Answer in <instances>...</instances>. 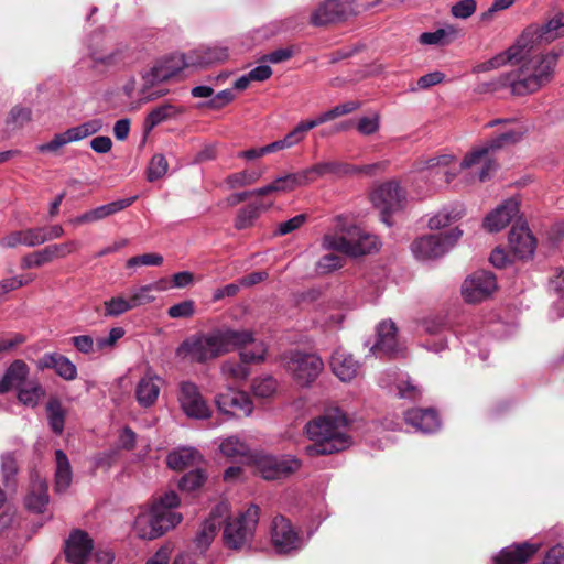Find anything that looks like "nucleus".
Here are the masks:
<instances>
[{"label": "nucleus", "instance_id": "9d476101", "mask_svg": "<svg viewBox=\"0 0 564 564\" xmlns=\"http://www.w3.org/2000/svg\"><path fill=\"white\" fill-rule=\"evenodd\" d=\"M286 371L297 386L308 387L324 369L322 358L313 352L291 350L283 356Z\"/></svg>", "mask_w": 564, "mask_h": 564}, {"label": "nucleus", "instance_id": "2f4dec72", "mask_svg": "<svg viewBox=\"0 0 564 564\" xmlns=\"http://www.w3.org/2000/svg\"><path fill=\"white\" fill-rule=\"evenodd\" d=\"M39 369H53L64 380L72 381L77 377V368L69 358L58 352L44 354L37 360Z\"/></svg>", "mask_w": 564, "mask_h": 564}, {"label": "nucleus", "instance_id": "49530a36", "mask_svg": "<svg viewBox=\"0 0 564 564\" xmlns=\"http://www.w3.org/2000/svg\"><path fill=\"white\" fill-rule=\"evenodd\" d=\"M219 449L229 458H248L250 454L248 444L236 435L224 438L219 444Z\"/></svg>", "mask_w": 564, "mask_h": 564}, {"label": "nucleus", "instance_id": "e433bc0d", "mask_svg": "<svg viewBox=\"0 0 564 564\" xmlns=\"http://www.w3.org/2000/svg\"><path fill=\"white\" fill-rule=\"evenodd\" d=\"M532 32H522V34L517 39V41L509 46L506 51L497 54L492 57L495 65L499 68L509 63H518L520 59H523L525 54H528L531 50L528 46V39Z\"/></svg>", "mask_w": 564, "mask_h": 564}, {"label": "nucleus", "instance_id": "f03ea898", "mask_svg": "<svg viewBox=\"0 0 564 564\" xmlns=\"http://www.w3.org/2000/svg\"><path fill=\"white\" fill-rule=\"evenodd\" d=\"M558 56L554 51L533 53L531 50L520 59L517 70L503 73L485 84L486 90L496 91L508 87L513 96L534 94L552 82Z\"/></svg>", "mask_w": 564, "mask_h": 564}, {"label": "nucleus", "instance_id": "13d9d810", "mask_svg": "<svg viewBox=\"0 0 564 564\" xmlns=\"http://www.w3.org/2000/svg\"><path fill=\"white\" fill-rule=\"evenodd\" d=\"M133 310L130 297L116 296L105 302V311L107 316H119L128 311Z\"/></svg>", "mask_w": 564, "mask_h": 564}, {"label": "nucleus", "instance_id": "680f3d73", "mask_svg": "<svg viewBox=\"0 0 564 564\" xmlns=\"http://www.w3.org/2000/svg\"><path fill=\"white\" fill-rule=\"evenodd\" d=\"M514 1L516 0H494L490 7L479 15L480 22L485 24L492 22L499 11L510 8Z\"/></svg>", "mask_w": 564, "mask_h": 564}, {"label": "nucleus", "instance_id": "338daca9", "mask_svg": "<svg viewBox=\"0 0 564 564\" xmlns=\"http://www.w3.org/2000/svg\"><path fill=\"white\" fill-rule=\"evenodd\" d=\"M549 292L564 301V270L557 268L549 281Z\"/></svg>", "mask_w": 564, "mask_h": 564}, {"label": "nucleus", "instance_id": "f8f14e48", "mask_svg": "<svg viewBox=\"0 0 564 564\" xmlns=\"http://www.w3.org/2000/svg\"><path fill=\"white\" fill-rule=\"evenodd\" d=\"M256 470L265 480H280L297 471L302 463L292 455L257 454L252 456Z\"/></svg>", "mask_w": 564, "mask_h": 564}, {"label": "nucleus", "instance_id": "6ab92c4d", "mask_svg": "<svg viewBox=\"0 0 564 564\" xmlns=\"http://www.w3.org/2000/svg\"><path fill=\"white\" fill-rule=\"evenodd\" d=\"M350 14H355V0H326L315 8L310 21L314 26H323L341 21Z\"/></svg>", "mask_w": 564, "mask_h": 564}, {"label": "nucleus", "instance_id": "8fccbe9b", "mask_svg": "<svg viewBox=\"0 0 564 564\" xmlns=\"http://www.w3.org/2000/svg\"><path fill=\"white\" fill-rule=\"evenodd\" d=\"M45 389L37 381H29L19 389L18 398L26 406L34 408L44 398Z\"/></svg>", "mask_w": 564, "mask_h": 564}, {"label": "nucleus", "instance_id": "3c124183", "mask_svg": "<svg viewBox=\"0 0 564 564\" xmlns=\"http://www.w3.org/2000/svg\"><path fill=\"white\" fill-rule=\"evenodd\" d=\"M0 467L6 488L11 489L15 484V477L19 471L15 455L13 453H3L0 457Z\"/></svg>", "mask_w": 564, "mask_h": 564}, {"label": "nucleus", "instance_id": "473e14b6", "mask_svg": "<svg viewBox=\"0 0 564 564\" xmlns=\"http://www.w3.org/2000/svg\"><path fill=\"white\" fill-rule=\"evenodd\" d=\"M333 373L343 382H349L359 372L360 365L352 355L343 349H336L330 358Z\"/></svg>", "mask_w": 564, "mask_h": 564}, {"label": "nucleus", "instance_id": "20e7f679", "mask_svg": "<svg viewBox=\"0 0 564 564\" xmlns=\"http://www.w3.org/2000/svg\"><path fill=\"white\" fill-rule=\"evenodd\" d=\"M305 431L312 444L305 447L308 456L330 455L352 445L348 419L339 409L327 410L307 422Z\"/></svg>", "mask_w": 564, "mask_h": 564}, {"label": "nucleus", "instance_id": "b1692460", "mask_svg": "<svg viewBox=\"0 0 564 564\" xmlns=\"http://www.w3.org/2000/svg\"><path fill=\"white\" fill-rule=\"evenodd\" d=\"M456 162V158L452 154H440L429 158L420 162L419 170L426 172L429 176L443 178V182L434 181L435 185L448 184L455 176L456 171H452L449 166Z\"/></svg>", "mask_w": 564, "mask_h": 564}, {"label": "nucleus", "instance_id": "6e6d98bb", "mask_svg": "<svg viewBox=\"0 0 564 564\" xmlns=\"http://www.w3.org/2000/svg\"><path fill=\"white\" fill-rule=\"evenodd\" d=\"M261 208L262 206L256 204H249L241 208L235 220V227L237 229H245L252 226L254 220L259 217Z\"/></svg>", "mask_w": 564, "mask_h": 564}, {"label": "nucleus", "instance_id": "c756f323", "mask_svg": "<svg viewBox=\"0 0 564 564\" xmlns=\"http://www.w3.org/2000/svg\"><path fill=\"white\" fill-rule=\"evenodd\" d=\"M540 545L523 542L503 547L492 557V564H524L534 553L538 552Z\"/></svg>", "mask_w": 564, "mask_h": 564}, {"label": "nucleus", "instance_id": "0eeeda50", "mask_svg": "<svg viewBox=\"0 0 564 564\" xmlns=\"http://www.w3.org/2000/svg\"><path fill=\"white\" fill-rule=\"evenodd\" d=\"M260 514L261 509L256 503L249 505L234 516L229 511L221 522L224 545L234 551L249 550L256 535Z\"/></svg>", "mask_w": 564, "mask_h": 564}, {"label": "nucleus", "instance_id": "a878e982", "mask_svg": "<svg viewBox=\"0 0 564 564\" xmlns=\"http://www.w3.org/2000/svg\"><path fill=\"white\" fill-rule=\"evenodd\" d=\"M384 388H395L397 394L402 399H416L421 394L420 387L414 383L408 373L390 369L380 379Z\"/></svg>", "mask_w": 564, "mask_h": 564}, {"label": "nucleus", "instance_id": "a18cd8bd", "mask_svg": "<svg viewBox=\"0 0 564 564\" xmlns=\"http://www.w3.org/2000/svg\"><path fill=\"white\" fill-rule=\"evenodd\" d=\"M263 175L262 171L243 170L228 175L223 181V186L226 189H236L243 186H249L257 183Z\"/></svg>", "mask_w": 564, "mask_h": 564}, {"label": "nucleus", "instance_id": "7c9ffc66", "mask_svg": "<svg viewBox=\"0 0 564 564\" xmlns=\"http://www.w3.org/2000/svg\"><path fill=\"white\" fill-rule=\"evenodd\" d=\"M405 422L416 432L434 433L441 426L438 414L433 409H412L404 414Z\"/></svg>", "mask_w": 564, "mask_h": 564}, {"label": "nucleus", "instance_id": "1a4fd4ad", "mask_svg": "<svg viewBox=\"0 0 564 564\" xmlns=\"http://www.w3.org/2000/svg\"><path fill=\"white\" fill-rule=\"evenodd\" d=\"M122 55L123 48L115 45L112 36L104 31H98L89 39L88 54L84 61L91 70L102 74L118 65Z\"/></svg>", "mask_w": 564, "mask_h": 564}, {"label": "nucleus", "instance_id": "69168bd1", "mask_svg": "<svg viewBox=\"0 0 564 564\" xmlns=\"http://www.w3.org/2000/svg\"><path fill=\"white\" fill-rule=\"evenodd\" d=\"M195 313V303L192 300L180 302L169 308V316L172 318H186Z\"/></svg>", "mask_w": 564, "mask_h": 564}, {"label": "nucleus", "instance_id": "6e6552de", "mask_svg": "<svg viewBox=\"0 0 564 564\" xmlns=\"http://www.w3.org/2000/svg\"><path fill=\"white\" fill-rule=\"evenodd\" d=\"M521 137V131L510 130L490 139L485 144L474 148L464 156L459 164L460 170L478 167L480 169L478 178L480 182H485L497 167L491 154L507 143L519 141Z\"/></svg>", "mask_w": 564, "mask_h": 564}, {"label": "nucleus", "instance_id": "c9c22d12", "mask_svg": "<svg viewBox=\"0 0 564 564\" xmlns=\"http://www.w3.org/2000/svg\"><path fill=\"white\" fill-rule=\"evenodd\" d=\"M133 202L134 197H130L101 205L75 217L72 221L76 225L95 223L129 207Z\"/></svg>", "mask_w": 564, "mask_h": 564}, {"label": "nucleus", "instance_id": "412c9836", "mask_svg": "<svg viewBox=\"0 0 564 564\" xmlns=\"http://www.w3.org/2000/svg\"><path fill=\"white\" fill-rule=\"evenodd\" d=\"M78 247L77 241H67L64 243L50 245L39 251L26 254L22 259L23 269L39 268L55 259L65 258Z\"/></svg>", "mask_w": 564, "mask_h": 564}, {"label": "nucleus", "instance_id": "a19ab883", "mask_svg": "<svg viewBox=\"0 0 564 564\" xmlns=\"http://www.w3.org/2000/svg\"><path fill=\"white\" fill-rule=\"evenodd\" d=\"M39 234L37 227L12 231L1 240V246L4 248L36 247L41 245L42 240L39 238Z\"/></svg>", "mask_w": 564, "mask_h": 564}, {"label": "nucleus", "instance_id": "37998d69", "mask_svg": "<svg viewBox=\"0 0 564 564\" xmlns=\"http://www.w3.org/2000/svg\"><path fill=\"white\" fill-rule=\"evenodd\" d=\"M348 169L346 165L335 161L319 162L312 165L311 167L303 170L304 175L306 176L307 184L327 174L340 175L343 173H346Z\"/></svg>", "mask_w": 564, "mask_h": 564}, {"label": "nucleus", "instance_id": "aec40b11", "mask_svg": "<svg viewBox=\"0 0 564 564\" xmlns=\"http://www.w3.org/2000/svg\"><path fill=\"white\" fill-rule=\"evenodd\" d=\"M265 348L262 343H257L251 350L240 352L241 362L226 360L220 366V372L226 379L236 381L245 380L249 376L247 364L260 362L264 359Z\"/></svg>", "mask_w": 564, "mask_h": 564}, {"label": "nucleus", "instance_id": "9b49d317", "mask_svg": "<svg viewBox=\"0 0 564 564\" xmlns=\"http://www.w3.org/2000/svg\"><path fill=\"white\" fill-rule=\"evenodd\" d=\"M463 231L454 228L446 234H431L415 239L411 251L419 261H433L445 256L460 239Z\"/></svg>", "mask_w": 564, "mask_h": 564}, {"label": "nucleus", "instance_id": "052dcab7", "mask_svg": "<svg viewBox=\"0 0 564 564\" xmlns=\"http://www.w3.org/2000/svg\"><path fill=\"white\" fill-rule=\"evenodd\" d=\"M167 161L162 154H155L150 161L149 167H148V180L150 182H154L162 176L165 175L167 172Z\"/></svg>", "mask_w": 564, "mask_h": 564}, {"label": "nucleus", "instance_id": "58836bf2", "mask_svg": "<svg viewBox=\"0 0 564 564\" xmlns=\"http://www.w3.org/2000/svg\"><path fill=\"white\" fill-rule=\"evenodd\" d=\"M29 368L22 360L13 361L0 379V393H6L13 388H21L26 380Z\"/></svg>", "mask_w": 564, "mask_h": 564}, {"label": "nucleus", "instance_id": "a211bd4d", "mask_svg": "<svg viewBox=\"0 0 564 564\" xmlns=\"http://www.w3.org/2000/svg\"><path fill=\"white\" fill-rule=\"evenodd\" d=\"M178 402L186 416L205 420L212 415V410L203 398L196 383L189 380L180 382Z\"/></svg>", "mask_w": 564, "mask_h": 564}, {"label": "nucleus", "instance_id": "5701e85b", "mask_svg": "<svg viewBox=\"0 0 564 564\" xmlns=\"http://www.w3.org/2000/svg\"><path fill=\"white\" fill-rule=\"evenodd\" d=\"M564 13H556L542 26L530 25L523 32L531 31L528 39V46L533 50L540 43H550L564 34Z\"/></svg>", "mask_w": 564, "mask_h": 564}, {"label": "nucleus", "instance_id": "423d86ee", "mask_svg": "<svg viewBox=\"0 0 564 564\" xmlns=\"http://www.w3.org/2000/svg\"><path fill=\"white\" fill-rule=\"evenodd\" d=\"M322 247L347 256H361L378 249V238L349 223L344 217H337L334 231L324 236Z\"/></svg>", "mask_w": 564, "mask_h": 564}, {"label": "nucleus", "instance_id": "4d7b16f0", "mask_svg": "<svg viewBox=\"0 0 564 564\" xmlns=\"http://www.w3.org/2000/svg\"><path fill=\"white\" fill-rule=\"evenodd\" d=\"M251 389L256 397L269 398L276 390V381L270 376L256 378L252 381Z\"/></svg>", "mask_w": 564, "mask_h": 564}, {"label": "nucleus", "instance_id": "e2e57ef3", "mask_svg": "<svg viewBox=\"0 0 564 564\" xmlns=\"http://www.w3.org/2000/svg\"><path fill=\"white\" fill-rule=\"evenodd\" d=\"M477 9L476 0H460L452 6L451 12L456 19H468Z\"/></svg>", "mask_w": 564, "mask_h": 564}, {"label": "nucleus", "instance_id": "4468645a", "mask_svg": "<svg viewBox=\"0 0 564 564\" xmlns=\"http://www.w3.org/2000/svg\"><path fill=\"white\" fill-rule=\"evenodd\" d=\"M371 200L373 206L381 213V220L391 226L389 216L403 207L405 194L398 182L389 181L379 185L372 192Z\"/></svg>", "mask_w": 564, "mask_h": 564}, {"label": "nucleus", "instance_id": "393cba45", "mask_svg": "<svg viewBox=\"0 0 564 564\" xmlns=\"http://www.w3.org/2000/svg\"><path fill=\"white\" fill-rule=\"evenodd\" d=\"M510 250L520 259L530 258L535 250V239L525 223L514 224L509 232Z\"/></svg>", "mask_w": 564, "mask_h": 564}, {"label": "nucleus", "instance_id": "f704fd0d", "mask_svg": "<svg viewBox=\"0 0 564 564\" xmlns=\"http://www.w3.org/2000/svg\"><path fill=\"white\" fill-rule=\"evenodd\" d=\"M161 378L152 372H147L138 382L135 388V398L143 408L152 406L160 394Z\"/></svg>", "mask_w": 564, "mask_h": 564}, {"label": "nucleus", "instance_id": "864d4df0", "mask_svg": "<svg viewBox=\"0 0 564 564\" xmlns=\"http://www.w3.org/2000/svg\"><path fill=\"white\" fill-rule=\"evenodd\" d=\"M316 128L313 119L311 120H306V121H301L299 122L284 138H283V141H284V144H285V148L289 149V148H292L299 143H301L304 139H305V135L306 133Z\"/></svg>", "mask_w": 564, "mask_h": 564}, {"label": "nucleus", "instance_id": "bf43d9fd", "mask_svg": "<svg viewBox=\"0 0 564 564\" xmlns=\"http://www.w3.org/2000/svg\"><path fill=\"white\" fill-rule=\"evenodd\" d=\"M32 119V111L28 107L15 106L7 118V124L13 128H22Z\"/></svg>", "mask_w": 564, "mask_h": 564}, {"label": "nucleus", "instance_id": "39448f33", "mask_svg": "<svg viewBox=\"0 0 564 564\" xmlns=\"http://www.w3.org/2000/svg\"><path fill=\"white\" fill-rule=\"evenodd\" d=\"M180 496H160L153 503L143 508L134 520V532L143 540H154L174 529L183 520L177 511Z\"/></svg>", "mask_w": 564, "mask_h": 564}, {"label": "nucleus", "instance_id": "ddd939ff", "mask_svg": "<svg viewBox=\"0 0 564 564\" xmlns=\"http://www.w3.org/2000/svg\"><path fill=\"white\" fill-rule=\"evenodd\" d=\"M270 539L274 551L279 554H290L301 550L305 540L284 516L273 518L270 525Z\"/></svg>", "mask_w": 564, "mask_h": 564}, {"label": "nucleus", "instance_id": "cd10ccee", "mask_svg": "<svg viewBox=\"0 0 564 564\" xmlns=\"http://www.w3.org/2000/svg\"><path fill=\"white\" fill-rule=\"evenodd\" d=\"M519 213V200L514 197L505 200L484 220V227L490 232L503 229Z\"/></svg>", "mask_w": 564, "mask_h": 564}, {"label": "nucleus", "instance_id": "4be33fe9", "mask_svg": "<svg viewBox=\"0 0 564 564\" xmlns=\"http://www.w3.org/2000/svg\"><path fill=\"white\" fill-rule=\"evenodd\" d=\"M218 410L224 414L249 416L253 404L247 393L227 388L215 398Z\"/></svg>", "mask_w": 564, "mask_h": 564}, {"label": "nucleus", "instance_id": "c03bdc74", "mask_svg": "<svg viewBox=\"0 0 564 564\" xmlns=\"http://www.w3.org/2000/svg\"><path fill=\"white\" fill-rule=\"evenodd\" d=\"M55 481L57 490L62 491L68 488L72 481V469L66 454L62 449L55 451Z\"/></svg>", "mask_w": 564, "mask_h": 564}, {"label": "nucleus", "instance_id": "f3484780", "mask_svg": "<svg viewBox=\"0 0 564 564\" xmlns=\"http://www.w3.org/2000/svg\"><path fill=\"white\" fill-rule=\"evenodd\" d=\"M228 502L220 501L210 510L208 517L202 522L193 540L195 549L199 554H204L208 550L218 533L221 522L228 516Z\"/></svg>", "mask_w": 564, "mask_h": 564}, {"label": "nucleus", "instance_id": "79ce46f5", "mask_svg": "<svg viewBox=\"0 0 564 564\" xmlns=\"http://www.w3.org/2000/svg\"><path fill=\"white\" fill-rule=\"evenodd\" d=\"M165 289L164 280L131 289L129 297L133 308L153 302L155 296L152 293L162 292Z\"/></svg>", "mask_w": 564, "mask_h": 564}, {"label": "nucleus", "instance_id": "09e8293b", "mask_svg": "<svg viewBox=\"0 0 564 564\" xmlns=\"http://www.w3.org/2000/svg\"><path fill=\"white\" fill-rule=\"evenodd\" d=\"M359 107H360V102L355 101V100H349V101L339 104V105L330 108L327 111L319 113L318 116L313 118V121H314L315 126L318 127L323 123H326L328 121L337 119L341 116L349 115V113L356 111L357 109H359Z\"/></svg>", "mask_w": 564, "mask_h": 564}, {"label": "nucleus", "instance_id": "0e129e2a", "mask_svg": "<svg viewBox=\"0 0 564 564\" xmlns=\"http://www.w3.org/2000/svg\"><path fill=\"white\" fill-rule=\"evenodd\" d=\"M343 258L336 254H326L319 259L316 264L318 274H327L343 267Z\"/></svg>", "mask_w": 564, "mask_h": 564}, {"label": "nucleus", "instance_id": "f257e3e1", "mask_svg": "<svg viewBox=\"0 0 564 564\" xmlns=\"http://www.w3.org/2000/svg\"><path fill=\"white\" fill-rule=\"evenodd\" d=\"M228 57L226 46L202 45L183 56H170L154 63L149 69L141 73V86L138 90V100L141 104L154 101L167 94V89L160 84L175 77L185 66L207 67L221 63Z\"/></svg>", "mask_w": 564, "mask_h": 564}, {"label": "nucleus", "instance_id": "5fc2aeb1", "mask_svg": "<svg viewBox=\"0 0 564 564\" xmlns=\"http://www.w3.org/2000/svg\"><path fill=\"white\" fill-rule=\"evenodd\" d=\"M207 481V475L203 469L196 468L185 474L178 482L182 491H194L199 489Z\"/></svg>", "mask_w": 564, "mask_h": 564}, {"label": "nucleus", "instance_id": "2eb2a0df", "mask_svg": "<svg viewBox=\"0 0 564 564\" xmlns=\"http://www.w3.org/2000/svg\"><path fill=\"white\" fill-rule=\"evenodd\" d=\"M101 129L102 120L95 118L76 127L69 128L64 132L54 134L51 141L37 145L36 149L41 153H55L66 144L80 141L97 133Z\"/></svg>", "mask_w": 564, "mask_h": 564}, {"label": "nucleus", "instance_id": "dca6fc26", "mask_svg": "<svg viewBox=\"0 0 564 564\" xmlns=\"http://www.w3.org/2000/svg\"><path fill=\"white\" fill-rule=\"evenodd\" d=\"M497 290V280L491 272L476 271L462 284V296L466 303L476 304L489 299Z\"/></svg>", "mask_w": 564, "mask_h": 564}, {"label": "nucleus", "instance_id": "774afa93", "mask_svg": "<svg viewBox=\"0 0 564 564\" xmlns=\"http://www.w3.org/2000/svg\"><path fill=\"white\" fill-rule=\"evenodd\" d=\"M451 33H454L452 28L448 31L445 29H438L434 32H424L420 35V43L424 45L444 44L446 35Z\"/></svg>", "mask_w": 564, "mask_h": 564}, {"label": "nucleus", "instance_id": "c85d7f7f", "mask_svg": "<svg viewBox=\"0 0 564 564\" xmlns=\"http://www.w3.org/2000/svg\"><path fill=\"white\" fill-rule=\"evenodd\" d=\"M375 356L395 355L398 352L397 326L392 321H382L377 326V340L370 348Z\"/></svg>", "mask_w": 564, "mask_h": 564}, {"label": "nucleus", "instance_id": "4c0bfd02", "mask_svg": "<svg viewBox=\"0 0 564 564\" xmlns=\"http://www.w3.org/2000/svg\"><path fill=\"white\" fill-rule=\"evenodd\" d=\"M203 456L195 447H178L166 456V464L171 469L182 470L199 465Z\"/></svg>", "mask_w": 564, "mask_h": 564}, {"label": "nucleus", "instance_id": "de8ad7c7", "mask_svg": "<svg viewBox=\"0 0 564 564\" xmlns=\"http://www.w3.org/2000/svg\"><path fill=\"white\" fill-rule=\"evenodd\" d=\"M46 411L51 430L57 435L62 434L65 426L66 411L61 401L56 398L50 399Z\"/></svg>", "mask_w": 564, "mask_h": 564}, {"label": "nucleus", "instance_id": "603ef678", "mask_svg": "<svg viewBox=\"0 0 564 564\" xmlns=\"http://www.w3.org/2000/svg\"><path fill=\"white\" fill-rule=\"evenodd\" d=\"M178 113V110L175 106L171 104H164L160 107L153 109L145 119V124L148 129H153L161 122L170 119Z\"/></svg>", "mask_w": 564, "mask_h": 564}, {"label": "nucleus", "instance_id": "bb28decb", "mask_svg": "<svg viewBox=\"0 0 564 564\" xmlns=\"http://www.w3.org/2000/svg\"><path fill=\"white\" fill-rule=\"evenodd\" d=\"M93 547V540L89 535L82 530H75L66 541V557L73 564H86Z\"/></svg>", "mask_w": 564, "mask_h": 564}, {"label": "nucleus", "instance_id": "7ed1b4c3", "mask_svg": "<svg viewBox=\"0 0 564 564\" xmlns=\"http://www.w3.org/2000/svg\"><path fill=\"white\" fill-rule=\"evenodd\" d=\"M253 343L252 332L220 326L185 338L177 347L176 356L191 364H206Z\"/></svg>", "mask_w": 564, "mask_h": 564}, {"label": "nucleus", "instance_id": "ea45409f", "mask_svg": "<svg viewBox=\"0 0 564 564\" xmlns=\"http://www.w3.org/2000/svg\"><path fill=\"white\" fill-rule=\"evenodd\" d=\"M464 215L465 208L460 204L445 206L429 219L427 226L432 230H440L458 221Z\"/></svg>", "mask_w": 564, "mask_h": 564}, {"label": "nucleus", "instance_id": "72a5a7b5", "mask_svg": "<svg viewBox=\"0 0 564 564\" xmlns=\"http://www.w3.org/2000/svg\"><path fill=\"white\" fill-rule=\"evenodd\" d=\"M307 185L306 176L303 170L296 173H290L276 177L270 184L253 189L258 196H265L273 193H285L291 192L296 187Z\"/></svg>", "mask_w": 564, "mask_h": 564}]
</instances>
